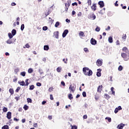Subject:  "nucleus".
Returning <instances> with one entry per match:
<instances>
[{"label":"nucleus","instance_id":"37","mask_svg":"<svg viewBox=\"0 0 129 129\" xmlns=\"http://www.w3.org/2000/svg\"><path fill=\"white\" fill-rule=\"evenodd\" d=\"M123 68L121 66H119L118 68V71H122Z\"/></svg>","mask_w":129,"mask_h":129},{"label":"nucleus","instance_id":"46","mask_svg":"<svg viewBox=\"0 0 129 129\" xmlns=\"http://www.w3.org/2000/svg\"><path fill=\"white\" fill-rule=\"evenodd\" d=\"M36 86H38L39 87H40V86H42V84L40 82H37L36 83Z\"/></svg>","mask_w":129,"mask_h":129},{"label":"nucleus","instance_id":"4","mask_svg":"<svg viewBox=\"0 0 129 129\" xmlns=\"http://www.w3.org/2000/svg\"><path fill=\"white\" fill-rule=\"evenodd\" d=\"M68 33H69V30H68V29H65L62 33V38H65V37L67 36V34H68Z\"/></svg>","mask_w":129,"mask_h":129},{"label":"nucleus","instance_id":"54","mask_svg":"<svg viewBox=\"0 0 129 129\" xmlns=\"http://www.w3.org/2000/svg\"><path fill=\"white\" fill-rule=\"evenodd\" d=\"M72 129H77V126L76 125H72Z\"/></svg>","mask_w":129,"mask_h":129},{"label":"nucleus","instance_id":"6","mask_svg":"<svg viewBox=\"0 0 129 129\" xmlns=\"http://www.w3.org/2000/svg\"><path fill=\"white\" fill-rule=\"evenodd\" d=\"M125 125V124H124L122 123H121L117 125V129H123Z\"/></svg>","mask_w":129,"mask_h":129},{"label":"nucleus","instance_id":"41","mask_svg":"<svg viewBox=\"0 0 129 129\" xmlns=\"http://www.w3.org/2000/svg\"><path fill=\"white\" fill-rule=\"evenodd\" d=\"M52 11H53V9H51V8H48V11H47V15H50V13Z\"/></svg>","mask_w":129,"mask_h":129},{"label":"nucleus","instance_id":"2","mask_svg":"<svg viewBox=\"0 0 129 129\" xmlns=\"http://www.w3.org/2000/svg\"><path fill=\"white\" fill-rule=\"evenodd\" d=\"M121 57L124 59V61H128L129 60V53H122L121 54Z\"/></svg>","mask_w":129,"mask_h":129},{"label":"nucleus","instance_id":"14","mask_svg":"<svg viewBox=\"0 0 129 129\" xmlns=\"http://www.w3.org/2000/svg\"><path fill=\"white\" fill-rule=\"evenodd\" d=\"M122 51H123L124 52H125V53H129V51H128V49H127V47H123L122 49Z\"/></svg>","mask_w":129,"mask_h":129},{"label":"nucleus","instance_id":"32","mask_svg":"<svg viewBox=\"0 0 129 129\" xmlns=\"http://www.w3.org/2000/svg\"><path fill=\"white\" fill-rule=\"evenodd\" d=\"M105 119H107L109 122H111V118L109 117H105Z\"/></svg>","mask_w":129,"mask_h":129},{"label":"nucleus","instance_id":"21","mask_svg":"<svg viewBox=\"0 0 129 129\" xmlns=\"http://www.w3.org/2000/svg\"><path fill=\"white\" fill-rule=\"evenodd\" d=\"M105 98L106 99H107V100H108V99L109 98H110V96H109V95L107 94H105L104 95Z\"/></svg>","mask_w":129,"mask_h":129},{"label":"nucleus","instance_id":"18","mask_svg":"<svg viewBox=\"0 0 129 129\" xmlns=\"http://www.w3.org/2000/svg\"><path fill=\"white\" fill-rule=\"evenodd\" d=\"M101 90H102V85L99 86L97 88V92H101Z\"/></svg>","mask_w":129,"mask_h":129},{"label":"nucleus","instance_id":"28","mask_svg":"<svg viewBox=\"0 0 129 129\" xmlns=\"http://www.w3.org/2000/svg\"><path fill=\"white\" fill-rule=\"evenodd\" d=\"M23 108L24 110H28L29 109V106L25 104L24 105Z\"/></svg>","mask_w":129,"mask_h":129},{"label":"nucleus","instance_id":"49","mask_svg":"<svg viewBox=\"0 0 129 129\" xmlns=\"http://www.w3.org/2000/svg\"><path fill=\"white\" fill-rule=\"evenodd\" d=\"M48 91L49 92H52L53 91V87H51L49 88Z\"/></svg>","mask_w":129,"mask_h":129},{"label":"nucleus","instance_id":"12","mask_svg":"<svg viewBox=\"0 0 129 129\" xmlns=\"http://www.w3.org/2000/svg\"><path fill=\"white\" fill-rule=\"evenodd\" d=\"M71 5V1L69 0L66 3H65V8H69Z\"/></svg>","mask_w":129,"mask_h":129},{"label":"nucleus","instance_id":"5","mask_svg":"<svg viewBox=\"0 0 129 129\" xmlns=\"http://www.w3.org/2000/svg\"><path fill=\"white\" fill-rule=\"evenodd\" d=\"M90 43L91 45H95L96 44H97V41L96 40L94 39V38H92L91 39Z\"/></svg>","mask_w":129,"mask_h":129},{"label":"nucleus","instance_id":"24","mask_svg":"<svg viewBox=\"0 0 129 129\" xmlns=\"http://www.w3.org/2000/svg\"><path fill=\"white\" fill-rule=\"evenodd\" d=\"M25 85L24 86H28L29 84V79H27L26 80H25Z\"/></svg>","mask_w":129,"mask_h":129},{"label":"nucleus","instance_id":"30","mask_svg":"<svg viewBox=\"0 0 129 129\" xmlns=\"http://www.w3.org/2000/svg\"><path fill=\"white\" fill-rule=\"evenodd\" d=\"M34 71V70H33V69L32 68H30L28 69V73L29 74H31V73H33V72Z\"/></svg>","mask_w":129,"mask_h":129},{"label":"nucleus","instance_id":"7","mask_svg":"<svg viewBox=\"0 0 129 129\" xmlns=\"http://www.w3.org/2000/svg\"><path fill=\"white\" fill-rule=\"evenodd\" d=\"M53 36L56 39H59V31H55L53 32Z\"/></svg>","mask_w":129,"mask_h":129},{"label":"nucleus","instance_id":"26","mask_svg":"<svg viewBox=\"0 0 129 129\" xmlns=\"http://www.w3.org/2000/svg\"><path fill=\"white\" fill-rule=\"evenodd\" d=\"M9 92H10V93H11V95H13V94H14V89L10 88L9 89Z\"/></svg>","mask_w":129,"mask_h":129},{"label":"nucleus","instance_id":"40","mask_svg":"<svg viewBox=\"0 0 129 129\" xmlns=\"http://www.w3.org/2000/svg\"><path fill=\"white\" fill-rule=\"evenodd\" d=\"M3 111L4 112H7V111H8V108L4 107L3 109Z\"/></svg>","mask_w":129,"mask_h":129},{"label":"nucleus","instance_id":"33","mask_svg":"<svg viewBox=\"0 0 129 129\" xmlns=\"http://www.w3.org/2000/svg\"><path fill=\"white\" fill-rule=\"evenodd\" d=\"M62 70V68L61 67H58L56 69V71L57 72H58V73H59V72H61V70Z\"/></svg>","mask_w":129,"mask_h":129},{"label":"nucleus","instance_id":"61","mask_svg":"<svg viewBox=\"0 0 129 129\" xmlns=\"http://www.w3.org/2000/svg\"><path fill=\"white\" fill-rule=\"evenodd\" d=\"M83 118L84 119H86L87 118V115H84Z\"/></svg>","mask_w":129,"mask_h":129},{"label":"nucleus","instance_id":"35","mask_svg":"<svg viewBox=\"0 0 129 129\" xmlns=\"http://www.w3.org/2000/svg\"><path fill=\"white\" fill-rule=\"evenodd\" d=\"M8 36L9 37V39H12L13 37H14V36L11 33H8Z\"/></svg>","mask_w":129,"mask_h":129},{"label":"nucleus","instance_id":"22","mask_svg":"<svg viewBox=\"0 0 129 129\" xmlns=\"http://www.w3.org/2000/svg\"><path fill=\"white\" fill-rule=\"evenodd\" d=\"M79 35L82 36V37H85V34H84V32H83V31H80L79 33Z\"/></svg>","mask_w":129,"mask_h":129},{"label":"nucleus","instance_id":"62","mask_svg":"<svg viewBox=\"0 0 129 129\" xmlns=\"http://www.w3.org/2000/svg\"><path fill=\"white\" fill-rule=\"evenodd\" d=\"M47 118H48V119H49L50 120H51V119H52V115H49L47 117Z\"/></svg>","mask_w":129,"mask_h":129},{"label":"nucleus","instance_id":"50","mask_svg":"<svg viewBox=\"0 0 129 129\" xmlns=\"http://www.w3.org/2000/svg\"><path fill=\"white\" fill-rule=\"evenodd\" d=\"M103 10H101L99 12V14H100L101 15H103L104 14V12H103Z\"/></svg>","mask_w":129,"mask_h":129},{"label":"nucleus","instance_id":"9","mask_svg":"<svg viewBox=\"0 0 129 129\" xmlns=\"http://www.w3.org/2000/svg\"><path fill=\"white\" fill-rule=\"evenodd\" d=\"M99 6H100V8H102L104 7V2L103 1H99L98 3Z\"/></svg>","mask_w":129,"mask_h":129},{"label":"nucleus","instance_id":"20","mask_svg":"<svg viewBox=\"0 0 129 129\" xmlns=\"http://www.w3.org/2000/svg\"><path fill=\"white\" fill-rule=\"evenodd\" d=\"M13 36H16L17 34V30L16 29H13L11 33Z\"/></svg>","mask_w":129,"mask_h":129},{"label":"nucleus","instance_id":"64","mask_svg":"<svg viewBox=\"0 0 129 129\" xmlns=\"http://www.w3.org/2000/svg\"><path fill=\"white\" fill-rule=\"evenodd\" d=\"M15 99H16L17 101L20 100V96L16 97Z\"/></svg>","mask_w":129,"mask_h":129},{"label":"nucleus","instance_id":"59","mask_svg":"<svg viewBox=\"0 0 129 129\" xmlns=\"http://www.w3.org/2000/svg\"><path fill=\"white\" fill-rule=\"evenodd\" d=\"M110 30V26H108L107 28L105 29L106 31H109Z\"/></svg>","mask_w":129,"mask_h":129},{"label":"nucleus","instance_id":"45","mask_svg":"<svg viewBox=\"0 0 129 129\" xmlns=\"http://www.w3.org/2000/svg\"><path fill=\"white\" fill-rule=\"evenodd\" d=\"M82 95L83 97H86V92L85 91L83 92Z\"/></svg>","mask_w":129,"mask_h":129},{"label":"nucleus","instance_id":"42","mask_svg":"<svg viewBox=\"0 0 129 129\" xmlns=\"http://www.w3.org/2000/svg\"><path fill=\"white\" fill-rule=\"evenodd\" d=\"M43 31H47L48 30V27L47 26H44L42 28Z\"/></svg>","mask_w":129,"mask_h":129},{"label":"nucleus","instance_id":"57","mask_svg":"<svg viewBox=\"0 0 129 129\" xmlns=\"http://www.w3.org/2000/svg\"><path fill=\"white\" fill-rule=\"evenodd\" d=\"M88 4L89 6H91V0H88Z\"/></svg>","mask_w":129,"mask_h":129},{"label":"nucleus","instance_id":"60","mask_svg":"<svg viewBox=\"0 0 129 129\" xmlns=\"http://www.w3.org/2000/svg\"><path fill=\"white\" fill-rule=\"evenodd\" d=\"M117 3H118V1H116L115 3V7H118V4H117Z\"/></svg>","mask_w":129,"mask_h":129},{"label":"nucleus","instance_id":"55","mask_svg":"<svg viewBox=\"0 0 129 129\" xmlns=\"http://www.w3.org/2000/svg\"><path fill=\"white\" fill-rule=\"evenodd\" d=\"M82 15V13L81 12H79L77 14L78 17H81Z\"/></svg>","mask_w":129,"mask_h":129},{"label":"nucleus","instance_id":"47","mask_svg":"<svg viewBox=\"0 0 129 129\" xmlns=\"http://www.w3.org/2000/svg\"><path fill=\"white\" fill-rule=\"evenodd\" d=\"M118 111H119V110L118 108H116L114 110V113H117V112H118Z\"/></svg>","mask_w":129,"mask_h":129},{"label":"nucleus","instance_id":"31","mask_svg":"<svg viewBox=\"0 0 129 129\" xmlns=\"http://www.w3.org/2000/svg\"><path fill=\"white\" fill-rule=\"evenodd\" d=\"M20 75H21V76H23V77H25V76H26V72H22L20 73Z\"/></svg>","mask_w":129,"mask_h":129},{"label":"nucleus","instance_id":"1","mask_svg":"<svg viewBox=\"0 0 129 129\" xmlns=\"http://www.w3.org/2000/svg\"><path fill=\"white\" fill-rule=\"evenodd\" d=\"M83 73L86 76L89 77L92 76V74H93V72H92V71L87 67H84L83 68Z\"/></svg>","mask_w":129,"mask_h":129},{"label":"nucleus","instance_id":"15","mask_svg":"<svg viewBox=\"0 0 129 129\" xmlns=\"http://www.w3.org/2000/svg\"><path fill=\"white\" fill-rule=\"evenodd\" d=\"M18 84H20V85L21 86H25V81H19L18 82Z\"/></svg>","mask_w":129,"mask_h":129},{"label":"nucleus","instance_id":"16","mask_svg":"<svg viewBox=\"0 0 129 129\" xmlns=\"http://www.w3.org/2000/svg\"><path fill=\"white\" fill-rule=\"evenodd\" d=\"M91 9L93 10V11H94V12H95V11H96V4H93L91 7Z\"/></svg>","mask_w":129,"mask_h":129},{"label":"nucleus","instance_id":"38","mask_svg":"<svg viewBox=\"0 0 129 129\" xmlns=\"http://www.w3.org/2000/svg\"><path fill=\"white\" fill-rule=\"evenodd\" d=\"M24 29H25V24H23L21 25V31H24Z\"/></svg>","mask_w":129,"mask_h":129},{"label":"nucleus","instance_id":"63","mask_svg":"<svg viewBox=\"0 0 129 129\" xmlns=\"http://www.w3.org/2000/svg\"><path fill=\"white\" fill-rule=\"evenodd\" d=\"M61 84L62 85V86H65V82H64V81H61Z\"/></svg>","mask_w":129,"mask_h":129},{"label":"nucleus","instance_id":"27","mask_svg":"<svg viewBox=\"0 0 129 129\" xmlns=\"http://www.w3.org/2000/svg\"><path fill=\"white\" fill-rule=\"evenodd\" d=\"M34 88H35V86H34V85L29 86V90H34Z\"/></svg>","mask_w":129,"mask_h":129},{"label":"nucleus","instance_id":"17","mask_svg":"<svg viewBox=\"0 0 129 129\" xmlns=\"http://www.w3.org/2000/svg\"><path fill=\"white\" fill-rule=\"evenodd\" d=\"M108 41L109 43H113V39L112 38V36L109 37Z\"/></svg>","mask_w":129,"mask_h":129},{"label":"nucleus","instance_id":"56","mask_svg":"<svg viewBox=\"0 0 129 129\" xmlns=\"http://www.w3.org/2000/svg\"><path fill=\"white\" fill-rule=\"evenodd\" d=\"M76 14L75 11H73L72 12V16H74Z\"/></svg>","mask_w":129,"mask_h":129},{"label":"nucleus","instance_id":"39","mask_svg":"<svg viewBox=\"0 0 129 129\" xmlns=\"http://www.w3.org/2000/svg\"><path fill=\"white\" fill-rule=\"evenodd\" d=\"M96 32H99L100 31V27L97 26L95 29Z\"/></svg>","mask_w":129,"mask_h":129},{"label":"nucleus","instance_id":"43","mask_svg":"<svg viewBox=\"0 0 129 129\" xmlns=\"http://www.w3.org/2000/svg\"><path fill=\"white\" fill-rule=\"evenodd\" d=\"M17 81H18V78L15 76L14 79H13V82H17Z\"/></svg>","mask_w":129,"mask_h":129},{"label":"nucleus","instance_id":"11","mask_svg":"<svg viewBox=\"0 0 129 129\" xmlns=\"http://www.w3.org/2000/svg\"><path fill=\"white\" fill-rule=\"evenodd\" d=\"M7 117L8 119H11V118H12V112H8L7 114Z\"/></svg>","mask_w":129,"mask_h":129},{"label":"nucleus","instance_id":"44","mask_svg":"<svg viewBox=\"0 0 129 129\" xmlns=\"http://www.w3.org/2000/svg\"><path fill=\"white\" fill-rule=\"evenodd\" d=\"M21 90V87H18L15 91L16 92H19Z\"/></svg>","mask_w":129,"mask_h":129},{"label":"nucleus","instance_id":"25","mask_svg":"<svg viewBox=\"0 0 129 129\" xmlns=\"http://www.w3.org/2000/svg\"><path fill=\"white\" fill-rule=\"evenodd\" d=\"M2 129H10V127L8 125H4L3 126H2Z\"/></svg>","mask_w":129,"mask_h":129},{"label":"nucleus","instance_id":"10","mask_svg":"<svg viewBox=\"0 0 129 129\" xmlns=\"http://www.w3.org/2000/svg\"><path fill=\"white\" fill-rule=\"evenodd\" d=\"M69 89L70 91H72V92L74 93V92L75 91V88H74V86L70 85L69 87Z\"/></svg>","mask_w":129,"mask_h":129},{"label":"nucleus","instance_id":"29","mask_svg":"<svg viewBox=\"0 0 129 129\" xmlns=\"http://www.w3.org/2000/svg\"><path fill=\"white\" fill-rule=\"evenodd\" d=\"M6 43H7V44H13L14 42H13L11 39H8L6 41Z\"/></svg>","mask_w":129,"mask_h":129},{"label":"nucleus","instance_id":"34","mask_svg":"<svg viewBox=\"0 0 129 129\" xmlns=\"http://www.w3.org/2000/svg\"><path fill=\"white\" fill-rule=\"evenodd\" d=\"M27 102L28 103H32V99L31 98H28L27 99Z\"/></svg>","mask_w":129,"mask_h":129},{"label":"nucleus","instance_id":"52","mask_svg":"<svg viewBox=\"0 0 129 129\" xmlns=\"http://www.w3.org/2000/svg\"><path fill=\"white\" fill-rule=\"evenodd\" d=\"M39 73H40V75L43 74V70L40 69L39 70Z\"/></svg>","mask_w":129,"mask_h":129},{"label":"nucleus","instance_id":"51","mask_svg":"<svg viewBox=\"0 0 129 129\" xmlns=\"http://www.w3.org/2000/svg\"><path fill=\"white\" fill-rule=\"evenodd\" d=\"M78 4L76 2L72 3V6H73V7H74L75 6H78Z\"/></svg>","mask_w":129,"mask_h":129},{"label":"nucleus","instance_id":"36","mask_svg":"<svg viewBox=\"0 0 129 129\" xmlns=\"http://www.w3.org/2000/svg\"><path fill=\"white\" fill-rule=\"evenodd\" d=\"M68 97L70 99V100H72V99H73V96H72V94H69Z\"/></svg>","mask_w":129,"mask_h":129},{"label":"nucleus","instance_id":"13","mask_svg":"<svg viewBox=\"0 0 129 129\" xmlns=\"http://www.w3.org/2000/svg\"><path fill=\"white\" fill-rule=\"evenodd\" d=\"M97 66H101L102 65V61L100 59H98L96 62Z\"/></svg>","mask_w":129,"mask_h":129},{"label":"nucleus","instance_id":"23","mask_svg":"<svg viewBox=\"0 0 129 129\" xmlns=\"http://www.w3.org/2000/svg\"><path fill=\"white\" fill-rule=\"evenodd\" d=\"M59 26H60V22L59 21H57L54 25V27L55 28H58Z\"/></svg>","mask_w":129,"mask_h":129},{"label":"nucleus","instance_id":"48","mask_svg":"<svg viewBox=\"0 0 129 129\" xmlns=\"http://www.w3.org/2000/svg\"><path fill=\"white\" fill-rule=\"evenodd\" d=\"M84 51L86 53H87L88 52H89V51L88 50V48H84Z\"/></svg>","mask_w":129,"mask_h":129},{"label":"nucleus","instance_id":"53","mask_svg":"<svg viewBox=\"0 0 129 129\" xmlns=\"http://www.w3.org/2000/svg\"><path fill=\"white\" fill-rule=\"evenodd\" d=\"M50 99L51 100H54V98L53 97V95H52V94L50 95Z\"/></svg>","mask_w":129,"mask_h":129},{"label":"nucleus","instance_id":"3","mask_svg":"<svg viewBox=\"0 0 129 129\" xmlns=\"http://www.w3.org/2000/svg\"><path fill=\"white\" fill-rule=\"evenodd\" d=\"M88 19L90 20H95L96 19V16L93 13H90L88 16Z\"/></svg>","mask_w":129,"mask_h":129},{"label":"nucleus","instance_id":"58","mask_svg":"<svg viewBox=\"0 0 129 129\" xmlns=\"http://www.w3.org/2000/svg\"><path fill=\"white\" fill-rule=\"evenodd\" d=\"M117 109H118V110H121V109H122V108H121V106H118V107H116Z\"/></svg>","mask_w":129,"mask_h":129},{"label":"nucleus","instance_id":"19","mask_svg":"<svg viewBox=\"0 0 129 129\" xmlns=\"http://www.w3.org/2000/svg\"><path fill=\"white\" fill-rule=\"evenodd\" d=\"M43 49L44 50V51H48V50H49V45H46L44 46Z\"/></svg>","mask_w":129,"mask_h":129},{"label":"nucleus","instance_id":"8","mask_svg":"<svg viewBox=\"0 0 129 129\" xmlns=\"http://www.w3.org/2000/svg\"><path fill=\"white\" fill-rule=\"evenodd\" d=\"M97 71L98 72H97L96 76L97 77H100V76H101V69H98Z\"/></svg>","mask_w":129,"mask_h":129}]
</instances>
